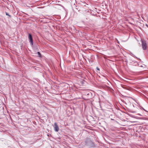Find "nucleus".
Masks as SVG:
<instances>
[{
  "label": "nucleus",
  "instance_id": "f03ea898",
  "mask_svg": "<svg viewBox=\"0 0 148 148\" xmlns=\"http://www.w3.org/2000/svg\"><path fill=\"white\" fill-rule=\"evenodd\" d=\"M142 47L143 49L144 50H145L147 49V45L146 41L145 40H141Z\"/></svg>",
  "mask_w": 148,
  "mask_h": 148
},
{
  "label": "nucleus",
  "instance_id": "f257e3e1",
  "mask_svg": "<svg viewBox=\"0 0 148 148\" xmlns=\"http://www.w3.org/2000/svg\"><path fill=\"white\" fill-rule=\"evenodd\" d=\"M130 102H131V103L132 104V106H131V109H130V112L132 113H135L137 108L136 107L137 106L136 103H137L135 100L130 97Z\"/></svg>",
  "mask_w": 148,
  "mask_h": 148
},
{
  "label": "nucleus",
  "instance_id": "0eeeda50",
  "mask_svg": "<svg viewBox=\"0 0 148 148\" xmlns=\"http://www.w3.org/2000/svg\"><path fill=\"white\" fill-rule=\"evenodd\" d=\"M5 14L7 16H9L10 17H11V16L8 13V12H5Z\"/></svg>",
  "mask_w": 148,
  "mask_h": 148
},
{
  "label": "nucleus",
  "instance_id": "1a4fd4ad",
  "mask_svg": "<svg viewBox=\"0 0 148 148\" xmlns=\"http://www.w3.org/2000/svg\"><path fill=\"white\" fill-rule=\"evenodd\" d=\"M96 69L97 70L99 71V69L98 67H97Z\"/></svg>",
  "mask_w": 148,
  "mask_h": 148
},
{
  "label": "nucleus",
  "instance_id": "39448f33",
  "mask_svg": "<svg viewBox=\"0 0 148 148\" xmlns=\"http://www.w3.org/2000/svg\"><path fill=\"white\" fill-rule=\"evenodd\" d=\"M130 117H131L132 118H134L135 119L136 118V115H133L132 114H130Z\"/></svg>",
  "mask_w": 148,
  "mask_h": 148
},
{
  "label": "nucleus",
  "instance_id": "6e6552de",
  "mask_svg": "<svg viewBox=\"0 0 148 148\" xmlns=\"http://www.w3.org/2000/svg\"><path fill=\"white\" fill-rule=\"evenodd\" d=\"M130 122H136V121H135L134 120H132L130 119Z\"/></svg>",
  "mask_w": 148,
  "mask_h": 148
},
{
  "label": "nucleus",
  "instance_id": "20e7f679",
  "mask_svg": "<svg viewBox=\"0 0 148 148\" xmlns=\"http://www.w3.org/2000/svg\"><path fill=\"white\" fill-rule=\"evenodd\" d=\"M28 38L30 40V42L32 45H33V40L32 38V36L31 34H29Z\"/></svg>",
  "mask_w": 148,
  "mask_h": 148
},
{
  "label": "nucleus",
  "instance_id": "7ed1b4c3",
  "mask_svg": "<svg viewBox=\"0 0 148 148\" xmlns=\"http://www.w3.org/2000/svg\"><path fill=\"white\" fill-rule=\"evenodd\" d=\"M54 130L56 132H58L59 130V127L56 122L55 123H54Z\"/></svg>",
  "mask_w": 148,
  "mask_h": 148
},
{
  "label": "nucleus",
  "instance_id": "423d86ee",
  "mask_svg": "<svg viewBox=\"0 0 148 148\" xmlns=\"http://www.w3.org/2000/svg\"><path fill=\"white\" fill-rule=\"evenodd\" d=\"M37 54L38 55V56L39 57H40V58L41 57V54L40 52H37Z\"/></svg>",
  "mask_w": 148,
  "mask_h": 148
},
{
  "label": "nucleus",
  "instance_id": "9d476101",
  "mask_svg": "<svg viewBox=\"0 0 148 148\" xmlns=\"http://www.w3.org/2000/svg\"><path fill=\"white\" fill-rule=\"evenodd\" d=\"M140 66L141 67H143V66L142 65H140Z\"/></svg>",
  "mask_w": 148,
  "mask_h": 148
}]
</instances>
